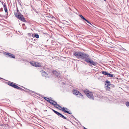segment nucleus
Instances as JSON below:
<instances>
[{"label":"nucleus","instance_id":"50","mask_svg":"<svg viewBox=\"0 0 129 129\" xmlns=\"http://www.w3.org/2000/svg\"><path fill=\"white\" fill-rule=\"evenodd\" d=\"M2 52H0V53H1Z\"/></svg>","mask_w":129,"mask_h":129},{"label":"nucleus","instance_id":"2","mask_svg":"<svg viewBox=\"0 0 129 129\" xmlns=\"http://www.w3.org/2000/svg\"><path fill=\"white\" fill-rule=\"evenodd\" d=\"M84 92L88 98L92 100L94 99V96L91 92L86 91H84Z\"/></svg>","mask_w":129,"mask_h":129},{"label":"nucleus","instance_id":"3","mask_svg":"<svg viewBox=\"0 0 129 129\" xmlns=\"http://www.w3.org/2000/svg\"><path fill=\"white\" fill-rule=\"evenodd\" d=\"M105 85L107 84V86L105 87L106 90L107 91H109L110 89L111 84L110 82L108 80H106L105 81Z\"/></svg>","mask_w":129,"mask_h":129},{"label":"nucleus","instance_id":"43","mask_svg":"<svg viewBox=\"0 0 129 129\" xmlns=\"http://www.w3.org/2000/svg\"><path fill=\"white\" fill-rule=\"evenodd\" d=\"M2 78H1L0 77V79H2Z\"/></svg>","mask_w":129,"mask_h":129},{"label":"nucleus","instance_id":"39","mask_svg":"<svg viewBox=\"0 0 129 129\" xmlns=\"http://www.w3.org/2000/svg\"><path fill=\"white\" fill-rule=\"evenodd\" d=\"M51 18H54V16H52Z\"/></svg>","mask_w":129,"mask_h":129},{"label":"nucleus","instance_id":"29","mask_svg":"<svg viewBox=\"0 0 129 129\" xmlns=\"http://www.w3.org/2000/svg\"><path fill=\"white\" fill-rule=\"evenodd\" d=\"M111 87H115V86L114 85H113V84H111Z\"/></svg>","mask_w":129,"mask_h":129},{"label":"nucleus","instance_id":"28","mask_svg":"<svg viewBox=\"0 0 129 129\" xmlns=\"http://www.w3.org/2000/svg\"><path fill=\"white\" fill-rule=\"evenodd\" d=\"M57 106H58L59 107H60L62 109V108L58 104H57Z\"/></svg>","mask_w":129,"mask_h":129},{"label":"nucleus","instance_id":"4","mask_svg":"<svg viewBox=\"0 0 129 129\" xmlns=\"http://www.w3.org/2000/svg\"><path fill=\"white\" fill-rule=\"evenodd\" d=\"M73 93L76 95L78 97H80L81 96L83 97V95L78 91L76 90L73 89L72 91Z\"/></svg>","mask_w":129,"mask_h":129},{"label":"nucleus","instance_id":"48","mask_svg":"<svg viewBox=\"0 0 129 129\" xmlns=\"http://www.w3.org/2000/svg\"><path fill=\"white\" fill-rule=\"evenodd\" d=\"M31 30H32V29H31Z\"/></svg>","mask_w":129,"mask_h":129},{"label":"nucleus","instance_id":"22","mask_svg":"<svg viewBox=\"0 0 129 129\" xmlns=\"http://www.w3.org/2000/svg\"><path fill=\"white\" fill-rule=\"evenodd\" d=\"M30 63V64L31 65H32V61H30V62H29L28 61H26V63Z\"/></svg>","mask_w":129,"mask_h":129},{"label":"nucleus","instance_id":"45","mask_svg":"<svg viewBox=\"0 0 129 129\" xmlns=\"http://www.w3.org/2000/svg\"><path fill=\"white\" fill-rule=\"evenodd\" d=\"M59 109L60 110H61V109Z\"/></svg>","mask_w":129,"mask_h":129},{"label":"nucleus","instance_id":"16","mask_svg":"<svg viewBox=\"0 0 129 129\" xmlns=\"http://www.w3.org/2000/svg\"><path fill=\"white\" fill-rule=\"evenodd\" d=\"M33 38H39V35L37 34L34 33L33 34Z\"/></svg>","mask_w":129,"mask_h":129},{"label":"nucleus","instance_id":"40","mask_svg":"<svg viewBox=\"0 0 129 129\" xmlns=\"http://www.w3.org/2000/svg\"><path fill=\"white\" fill-rule=\"evenodd\" d=\"M2 15L1 14H0V17H2Z\"/></svg>","mask_w":129,"mask_h":129},{"label":"nucleus","instance_id":"35","mask_svg":"<svg viewBox=\"0 0 129 129\" xmlns=\"http://www.w3.org/2000/svg\"><path fill=\"white\" fill-rule=\"evenodd\" d=\"M69 14H70L71 15H72V13L71 12H69Z\"/></svg>","mask_w":129,"mask_h":129},{"label":"nucleus","instance_id":"14","mask_svg":"<svg viewBox=\"0 0 129 129\" xmlns=\"http://www.w3.org/2000/svg\"><path fill=\"white\" fill-rule=\"evenodd\" d=\"M33 66L36 67H40L41 66L40 63L35 62H34V63H33Z\"/></svg>","mask_w":129,"mask_h":129},{"label":"nucleus","instance_id":"15","mask_svg":"<svg viewBox=\"0 0 129 129\" xmlns=\"http://www.w3.org/2000/svg\"><path fill=\"white\" fill-rule=\"evenodd\" d=\"M80 17L83 20L86 21L87 22H89V21L86 19L82 15H79Z\"/></svg>","mask_w":129,"mask_h":129},{"label":"nucleus","instance_id":"24","mask_svg":"<svg viewBox=\"0 0 129 129\" xmlns=\"http://www.w3.org/2000/svg\"><path fill=\"white\" fill-rule=\"evenodd\" d=\"M126 105L127 106H129V102H126Z\"/></svg>","mask_w":129,"mask_h":129},{"label":"nucleus","instance_id":"30","mask_svg":"<svg viewBox=\"0 0 129 129\" xmlns=\"http://www.w3.org/2000/svg\"><path fill=\"white\" fill-rule=\"evenodd\" d=\"M32 104L31 103L30 104H29L28 105L27 104V105L29 107V106H31V105Z\"/></svg>","mask_w":129,"mask_h":129},{"label":"nucleus","instance_id":"42","mask_svg":"<svg viewBox=\"0 0 129 129\" xmlns=\"http://www.w3.org/2000/svg\"><path fill=\"white\" fill-rule=\"evenodd\" d=\"M84 129H87V128H85V127H84Z\"/></svg>","mask_w":129,"mask_h":129},{"label":"nucleus","instance_id":"9","mask_svg":"<svg viewBox=\"0 0 129 129\" xmlns=\"http://www.w3.org/2000/svg\"><path fill=\"white\" fill-rule=\"evenodd\" d=\"M62 111L64 112L65 113H67L69 114H71L72 113L67 110H69L67 108L63 107L62 108Z\"/></svg>","mask_w":129,"mask_h":129},{"label":"nucleus","instance_id":"31","mask_svg":"<svg viewBox=\"0 0 129 129\" xmlns=\"http://www.w3.org/2000/svg\"><path fill=\"white\" fill-rule=\"evenodd\" d=\"M17 12H18V13L19 12V11L18 8H17Z\"/></svg>","mask_w":129,"mask_h":129},{"label":"nucleus","instance_id":"11","mask_svg":"<svg viewBox=\"0 0 129 129\" xmlns=\"http://www.w3.org/2000/svg\"><path fill=\"white\" fill-rule=\"evenodd\" d=\"M7 84H8L10 86L16 89V88L17 86L16 84L11 82H8Z\"/></svg>","mask_w":129,"mask_h":129},{"label":"nucleus","instance_id":"41","mask_svg":"<svg viewBox=\"0 0 129 129\" xmlns=\"http://www.w3.org/2000/svg\"><path fill=\"white\" fill-rule=\"evenodd\" d=\"M66 119L67 120V121H69V120L68 119H67V118H66Z\"/></svg>","mask_w":129,"mask_h":129},{"label":"nucleus","instance_id":"1","mask_svg":"<svg viewBox=\"0 0 129 129\" xmlns=\"http://www.w3.org/2000/svg\"><path fill=\"white\" fill-rule=\"evenodd\" d=\"M73 55L75 56L78 59L83 60L89 64V65L91 66L92 65L95 66L98 63L96 62H94L93 60L91 59L89 57V56L85 53L81 52H74L73 54Z\"/></svg>","mask_w":129,"mask_h":129},{"label":"nucleus","instance_id":"10","mask_svg":"<svg viewBox=\"0 0 129 129\" xmlns=\"http://www.w3.org/2000/svg\"><path fill=\"white\" fill-rule=\"evenodd\" d=\"M24 88L26 90H25L24 89H23L22 88H21L19 87L18 86H17V87L16 89H19V90H21L24 91H25V92H29V91H30L31 92H32V90H30L28 89H27V88H24Z\"/></svg>","mask_w":129,"mask_h":129},{"label":"nucleus","instance_id":"46","mask_svg":"<svg viewBox=\"0 0 129 129\" xmlns=\"http://www.w3.org/2000/svg\"><path fill=\"white\" fill-rule=\"evenodd\" d=\"M30 125V126H31V125Z\"/></svg>","mask_w":129,"mask_h":129},{"label":"nucleus","instance_id":"32","mask_svg":"<svg viewBox=\"0 0 129 129\" xmlns=\"http://www.w3.org/2000/svg\"><path fill=\"white\" fill-rule=\"evenodd\" d=\"M3 11V9L2 8H1L0 9V11H1L2 12Z\"/></svg>","mask_w":129,"mask_h":129},{"label":"nucleus","instance_id":"7","mask_svg":"<svg viewBox=\"0 0 129 129\" xmlns=\"http://www.w3.org/2000/svg\"><path fill=\"white\" fill-rule=\"evenodd\" d=\"M40 72H41L42 75L44 77H45L46 78L48 77V75L47 73L45 71L42 70Z\"/></svg>","mask_w":129,"mask_h":129},{"label":"nucleus","instance_id":"5","mask_svg":"<svg viewBox=\"0 0 129 129\" xmlns=\"http://www.w3.org/2000/svg\"><path fill=\"white\" fill-rule=\"evenodd\" d=\"M3 54L5 55H6V57H8L10 58H15V55L11 53H7L5 52H4Z\"/></svg>","mask_w":129,"mask_h":129},{"label":"nucleus","instance_id":"33","mask_svg":"<svg viewBox=\"0 0 129 129\" xmlns=\"http://www.w3.org/2000/svg\"><path fill=\"white\" fill-rule=\"evenodd\" d=\"M28 36H31V34H30V33H28Z\"/></svg>","mask_w":129,"mask_h":129},{"label":"nucleus","instance_id":"49","mask_svg":"<svg viewBox=\"0 0 129 129\" xmlns=\"http://www.w3.org/2000/svg\"><path fill=\"white\" fill-rule=\"evenodd\" d=\"M104 1H106V0H104Z\"/></svg>","mask_w":129,"mask_h":129},{"label":"nucleus","instance_id":"34","mask_svg":"<svg viewBox=\"0 0 129 129\" xmlns=\"http://www.w3.org/2000/svg\"><path fill=\"white\" fill-rule=\"evenodd\" d=\"M4 8H7L6 6V5L3 6Z\"/></svg>","mask_w":129,"mask_h":129},{"label":"nucleus","instance_id":"23","mask_svg":"<svg viewBox=\"0 0 129 129\" xmlns=\"http://www.w3.org/2000/svg\"><path fill=\"white\" fill-rule=\"evenodd\" d=\"M25 24H23L22 25V26L23 27V28L24 29H25L26 28V27L25 26Z\"/></svg>","mask_w":129,"mask_h":129},{"label":"nucleus","instance_id":"51","mask_svg":"<svg viewBox=\"0 0 129 129\" xmlns=\"http://www.w3.org/2000/svg\"><path fill=\"white\" fill-rule=\"evenodd\" d=\"M0 2H1V1H0Z\"/></svg>","mask_w":129,"mask_h":129},{"label":"nucleus","instance_id":"6","mask_svg":"<svg viewBox=\"0 0 129 129\" xmlns=\"http://www.w3.org/2000/svg\"><path fill=\"white\" fill-rule=\"evenodd\" d=\"M17 18L23 22H26V21L25 19L23 17V15H22L21 14H20L19 16H18V17Z\"/></svg>","mask_w":129,"mask_h":129},{"label":"nucleus","instance_id":"47","mask_svg":"<svg viewBox=\"0 0 129 129\" xmlns=\"http://www.w3.org/2000/svg\"><path fill=\"white\" fill-rule=\"evenodd\" d=\"M70 9L71 10V9L70 8Z\"/></svg>","mask_w":129,"mask_h":129},{"label":"nucleus","instance_id":"19","mask_svg":"<svg viewBox=\"0 0 129 129\" xmlns=\"http://www.w3.org/2000/svg\"><path fill=\"white\" fill-rule=\"evenodd\" d=\"M108 73L106 71H102V73L105 75H107V76Z\"/></svg>","mask_w":129,"mask_h":129},{"label":"nucleus","instance_id":"21","mask_svg":"<svg viewBox=\"0 0 129 129\" xmlns=\"http://www.w3.org/2000/svg\"><path fill=\"white\" fill-rule=\"evenodd\" d=\"M87 23L89 24H90V25H88L91 27L92 28L93 27H94V26L89 21V22Z\"/></svg>","mask_w":129,"mask_h":129},{"label":"nucleus","instance_id":"44","mask_svg":"<svg viewBox=\"0 0 129 129\" xmlns=\"http://www.w3.org/2000/svg\"><path fill=\"white\" fill-rule=\"evenodd\" d=\"M33 93H34V91H33Z\"/></svg>","mask_w":129,"mask_h":129},{"label":"nucleus","instance_id":"18","mask_svg":"<svg viewBox=\"0 0 129 129\" xmlns=\"http://www.w3.org/2000/svg\"><path fill=\"white\" fill-rule=\"evenodd\" d=\"M44 99L47 101L48 102H49V101H51V99H50L47 98L46 97H44Z\"/></svg>","mask_w":129,"mask_h":129},{"label":"nucleus","instance_id":"13","mask_svg":"<svg viewBox=\"0 0 129 129\" xmlns=\"http://www.w3.org/2000/svg\"><path fill=\"white\" fill-rule=\"evenodd\" d=\"M56 114L58 115L60 117H61L64 119H66V118L63 115L60 113L57 112H56Z\"/></svg>","mask_w":129,"mask_h":129},{"label":"nucleus","instance_id":"20","mask_svg":"<svg viewBox=\"0 0 129 129\" xmlns=\"http://www.w3.org/2000/svg\"><path fill=\"white\" fill-rule=\"evenodd\" d=\"M108 77H113V74H111L110 73H108L107 76Z\"/></svg>","mask_w":129,"mask_h":129},{"label":"nucleus","instance_id":"17","mask_svg":"<svg viewBox=\"0 0 129 129\" xmlns=\"http://www.w3.org/2000/svg\"><path fill=\"white\" fill-rule=\"evenodd\" d=\"M20 14H21L20 13H19L17 12H14V14L15 16L17 18L18 17V16H19Z\"/></svg>","mask_w":129,"mask_h":129},{"label":"nucleus","instance_id":"8","mask_svg":"<svg viewBox=\"0 0 129 129\" xmlns=\"http://www.w3.org/2000/svg\"><path fill=\"white\" fill-rule=\"evenodd\" d=\"M48 101L49 103L53 105L55 108H58V107L57 106H55L57 105L58 104L56 102L52 100H51V101Z\"/></svg>","mask_w":129,"mask_h":129},{"label":"nucleus","instance_id":"12","mask_svg":"<svg viewBox=\"0 0 129 129\" xmlns=\"http://www.w3.org/2000/svg\"><path fill=\"white\" fill-rule=\"evenodd\" d=\"M53 73L58 78H59L60 77V73L57 72L56 71H52Z\"/></svg>","mask_w":129,"mask_h":129},{"label":"nucleus","instance_id":"27","mask_svg":"<svg viewBox=\"0 0 129 129\" xmlns=\"http://www.w3.org/2000/svg\"><path fill=\"white\" fill-rule=\"evenodd\" d=\"M33 10H34L38 14L39 13V11H37L35 9H34Z\"/></svg>","mask_w":129,"mask_h":129},{"label":"nucleus","instance_id":"37","mask_svg":"<svg viewBox=\"0 0 129 129\" xmlns=\"http://www.w3.org/2000/svg\"><path fill=\"white\" fill-rule=\"evenodd\" d=\"M1 2L2 4L3 5V3H4L3 2Z\"/></svg>","mask_w":129,"mask_h":129},{"label":"nucleus","instance_id":"26","mask_svg":"<svg viewBox=\"0 0 129 129\" xmlns=\"http://www.w3.org/2000/svg\"><path fill=\"white\" fill-rule=\"evenodd\" d=\"M4 10L5 11V12L6 13H8V12H7V8H4Z\"/></svg>","mask_w":129,"mask_h":129},{"label":"nucleus","instance_id":"25","mask_svg":"<svg viewBox=\"0 0 129 129\" xmlns=\"http://www.w3.org/2000/svg\"><path fill=\"white\" fill-rule=\"evenodd\" d=\"M51 109L55 113H56V112H57V111H56L55 110H54L53 109Z\"/></svg>","mask_w":129,"mask_h":129},{"label":"nucleus","instance_id":"36","mask_svg":"<svg viewBox=\"0 0 129 129\" xmlns=\"http://www.w3.org/2000/svg\"><path fill=\"white\" fill-rule=\"evenodd\" d=\"M71 116H72L73 118H74L75 120H76V119L74 116H73V115H72Z\"/></svg>","mask_w":129,"mask_h":129},{"label":"nucleus","instance_id":"38","mask_svg":"<svg viewBox=\"0 0 129 129\" xmlns=\"http://www.w3.org/2000/svg\"><path fill=\"white\" fill-rule=\"evenodd\" d=\"M3 6H5V5H5V3H3Z\"/></svg>","mask_w":129,"mask_h":129}]
</instances>
